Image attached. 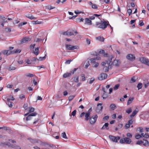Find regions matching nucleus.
Returning a JSON list of instances; mask_svg holds the SVG:
<instances>
[{"instance_id": "1", "label": "nucleus", "mask_w": 149, "mask_h": 149, "mask_svg": "<svg viewBox=\"0 0 149 149\" xmlns=\"http://www.w3.org/2000/svg\"><path fill=\"white\" fill-rule=\"evenodd\" d=\"M112 59V57H110L109 58V60L106 62H103L102 63V65L105 67L103 68V70L105 72H107L109 68L111 67V65L112 64V62L111 61Z\"/></svg>"}, {"instance_id": "2", "label": "nucleus", "mask_w": 149, "mask_h": 149, "mask_svg": "<svg viewBox=\"0 0 149 149\" xmlns=\"http://www.w3.org/2000/svg\"><path fill=\"white\" fill-rule=\"evenodd\" d=\"M109 24L108 22H106L104 19H103L100 22H96L95 25L97 27L104 29L107 27Z\"/></svg>"}, {"instance_id": "3", "label": "nucleus", "mask_w": 149, "mask_h": 149, "mask_svg": "<svg viewBox=\"0 0 149 149\" xmlns=\"http://www.w3.org/2000/svg\"><path fill=\"white\" fill-rule=\"evenodd\" d=\"M136 144L140 145H143L145 146H149V143L148 141L144 140V139H143V141L141 140L138 141L136 142Z\"/></svg>"}, {"instance_id": "4", "label": "nucleus", "mask_w": 149, "mask_h": 149, "mask_svg": "<svg viewBox=\"0 0 149 149\" xmlns=\"http://www.w3.org/2000/svg\"><path fill=\"white\" fill-rule=\"evenodd\" d=\"M97 118L98 116L97 115L93 116L90 117L89 119L90 124L92 125L94 124L96 122Z\"/></svg>"}, {"instance_id": "5", "label": "nucleus", "mask_w": 149, "mask_h": 149, "mask_svg": "<svg viewBox=\"0 0 149 149\" xmlns=\"http://www.w3.org/2000/svg\"><path fill=\"white\" fill-rule=\"evenodd\" d=\"M66 49L69 50H74L75 49H77L79 47L77 46H72L71 45L66 44L65 45Z\"/></svg>"}, {"instance_id": "6", "label": "nucleus", "mask_w": 149, "mask_h": 149, "mask_svg": "<svg viewBox=\"0 0 149 149\" xmlns=\"http://www.w3.org/2000/svg\"><path fill=\"white\" fill-rule=\"evenodd\" d=\"M109 137L111 141L115 143L117 142L118 140L120 139V136H115L112 135H109Z\"/></svg>"}, {"instance_id": "7", "label": "nucleus", "mask_w": 149, "mask_h": 149, "mask_svg": "<svg viewBox=\"0 0 149 149\" xmlns=\"http://www.w3.org/2000/svg\"><path fill=\"white\" fill-rule=\"evenodd\" d=\"M90 114L86 112L85 113L84 112L82 113L80 115V117H82L83 116H85V120L86 121H88L90 118Z\"/></svg>"}, {"instance_id": "8", "label": "nucleus", "mask_w": 149, "mask_h": 149, "mask_svg": "<svg viewBox=\"0 0 149 149\" xmlns=\"http://www.w3.org/2000/svg\"><path fill=\"white\" fill-rule=\"evenodd\" d=\"M102 103H98L97 104V107L96 109V111L97 113L101 112L102 110L103 107L102 106Z\"/></svg>"}, {"instance_id": "9", "label": "nucleus", "mask_w": 149, "mask_h": 149, "mask_svg": "<svg viewBox=\"0 0 149 149\" xmlns=\"http://www.w3.org/2000/svg\"><path fill=\"white\" fill-rule=\"evenodd\" d=\"M73 31H72L70 30H68L66 32H62L61 33V34H62L64 35L67 36H69L72 35H73Z\"/></svg>"}, {"instance_id": "10", "label": "nucleus", "mask_w": 149, "mask_h": 149, "mask_svg": "<svg viewBox=\"0 0 149 149\" xmlns=\"http://www.w3.org/2000/svg\"><path fill=\"white\" fill-rule=\"evenodd\" d=\"M140 60L143 63L149 66V60L148 59L142 57L140 58Z\"/></svg>"}, {"instance_id": "11", "label": "nucleus", "mask_w": 149, "mask_h": 149, "mask_svg": "<svg viewBox=\"0 0 149 149\" xmlns=\"http://www.w3.org/2000/svg\"><path fill=\"white\" fill-rule=\"evenodd\" d=\"M107 77V74L104 73H101L98 77V79L100 80H102L106 79Z\"/></svg>"}, {"instance_id": "12", "label": "nucleus", "mask_w": 149, "mask_h": 149, "mask_svg": "<svg viewBox=\"0 0 149 149\" xmlns=\"http://www.w3.org/2000/svg\"><path fill=\"white\" fill-rule=\"evenodd\" d=\"M126 58L129 60L133 61L135 59V57L133 55L131 54H130L127 55L126 56Z\"/></svg>"}, {"instance_id": "13", "label": "nucleus", "mask_w": 149, "mask_h": 149, "mask_svg": "<svg viewBox=\"0 0 149 149\" xmlns=\"http://www.w3.org/2000/svg\"><path fill=\"white\" fill-rule=\"evenodd\" d=\"M7 101H6L5 100H4L6 103V104L8 106L10 107H13V103L11 102H10V99L9 98L7 99Z\"/></svg>"}, {"instance_id": "14", "label": "nucleus", "mask_w": 149, "mask_h": 149, "mask_svg": "<svg viewBox=\"0 0 149 149\" xmlns=\"http://www.w3.org/2000/svg\"><path fill=\"white\" fill-rule=\"evenodd\" d=\"M120 63V61L118 60H115L113 61V62H112V64H113L114 65L116 66H119Z\"/></svg>"}, {"instance_id": "15", "label": "nucleus", "mask_w": 149, "mask_h": 149, "mask_svg": "<svg viewBox=\"0 0 149 149\" xmlns=\"http://www.w3.org/2000/svg\"><path fill=\"white\" fill-rule=\"evenodd\" d=\"M2 53L4 55L8 56L12 54V52L9 50H5L2 52Z\"/></svg>"}, {"instance_id": "16", "label": "nucleus", "mask_w": 149, "mask_h": 149, "mask_svg": "<svg viewBox=\"0 0 149 149\" xmlns=\"http://www.w3.org/2000/svg\"><path fill=\"white\" fill-rule=\"evenodd\" d=\"M85 24H87L88 25L92 24L91 21L88 18H86L85 19Z\"/></svg>"}, {"instance_id": "17", "label": "nucleus", "mask_w": 149, "mask_h": 149, "mask_svg": "<svg viewBox=\"0 0 149 149\" xmlns=\"http://www.w3.org/2000/svg\"><path fill=\"white\" fill-rule=\"evenodd\" d=\"M31 40V38H24L21 41V44H22L26 42L29 41Z\"/></svg>"}, {"instance_id": "18", "label": "nucleus", "mask_w": 149, "mask_h": 149, "mask_svg": "<svg viewBox=\"0 0 149 149\" xmlns=\"http://www.w3.org/2000/svg\"><path fill=\"white\" fill-rule=\"evenodd\" d=\"M21 52V50L19 49H14L12 51H11V52H12V54H16V53H19Z\"/></svg>"}, {"instance_id": "19", "label": "nucleus", "mask_w": 149, "mask_h": 149, "mask_svg": "<svg viewBox=\"0 0 149 149\" xmlns=\"http://www.w3.org/2000/svg\"><path fill=\"white\" fill-rule=\"evenodd\" d=\"M9 143H8L6 144V145H7L8 146H10V147H12L13 148H15V149H21V148L19 146H16V145H9Z\"/></svg>"}, {"instance_id": "20", "label": "nucleus", "mask_w": 149, "mask_h": 149, "mask_svg": "<svg viewBox=\"0 0 149 149\" xmlns=\"http://www.w3.org/2000/svg\"><path fill=\"white\" fill-rule=\"evenodd\" d=\"M99 53L102 54L104 56L107 57L108 54L107 53H105L103 50H101L99 51Z\"/></svg>"}, {"instance_id": "21", "label": "nucleus", "mask_w": 149, "mask_h": 149, "mask_svg": "<svg viewBox=\"0 0 149 149\" xmlns=\"http://www.w3.org/2000/svg\"><path fill=\"white\" fill-rule=\"evenodd\" d=\"M103 91L104 92V93L102 95L103 98L104 99H106L108 97L107 94V91H105V88H103Z\"/></svg>"}, {"instance_id": "22", "label": "nucleus", "mask_w": 149, "mask_h": 149, "mask_svg": "<svg viewBox=\"0 0 149 149\" xmlns=\"http://www.w3.org/2000/svg\"><path fill=\"white\" fill-rule=\"evenodd\" d=\"M109 124L108 123H106L103 126V127L101 128V129L103 130L105 128L107 130L109 129L108 127Z\"/></svg>"}, {"instance_id": "23", "label": "nucleus", "mask_w": 149, "mask_h": 149, "mask_svg": "<svg viewBox=\"0 0 149 149\" xmlns=\"http://www.w3.org/2000/svg\"><path fill=\"white\" fill-rule=\"evenodd\" d=\"M139 111V110L137 109V110H136V109L134 110L132 112V114L130 116V117H134L135 115L138 113Z\"/></svg>"}, {"instance_id": "24", "label": "nucleus", "mask_w": 149, "mask_h": 149, "mask_svg": "<svg viewBox=\"0 0 149 149\" xmlns=\"http://www.w3.org/2000/svg\"><path fill=\"white\" fill-rule=\"evenodd\" d=\"M125 143L127 144H130L131 142V139L127 137H125Z\"/></svg>"}, {"instance_id": "25", "label": "nucleus", "mask_w": 149, "mask_h": 149, "mask_svg": "<svg viewBox=\"0 0 149 149\" xmlns=\"http://www.w3.org/2000/svg\"><path fill=\"white\" fill-rule=\"evenodd\" d=\"M111 110H113L116 108V107L115 104H111L110 106Z\"/></svg>"}, {"instance_id": "26", "label": "nucleus", "mask_w": 149, "mask_h": 149, "mask_svg": "<svg viewBox=\"0 0 149 149\" xmlns=\"http://www.w3.org/2000/svg\"><path fill=\"white\" fill-rule=\"evenodd\" d=\"M17 67L15 66H13V65H10L8 69L10 70H13L16 69Z\"/></svg>"}, {"instance_id": "27", "label": "nucleus", "mask_w": 149, "mask_h": 149, "mask_svg": "<svg viewBox=\"0 0 149 149\" xmlns=\"http://www.w3.org/2000/svg\"><path fill=\"white\" fill-rule=\"evenodd\" d=\"M84 20V19L81 17H79L76 19V22H83Z\"/></svg>"}, {"instance_id": "28", "label": "nucleus", "mask_w": 149, "mask_h": 149, "mask_svg": "<svg viewBox=\"0 0 149 149\" xmlns=\"http://www.w3.org/2000/svg\"><path fill=\"white\" fill-rule=\"evenodd\" d=\"M71 73H65L63 75V77L64 78H66L68 77H70L71 75Z\"/></svg>"}, {"instance_id": "29", "label": "nucleus", "mask_w": 149, "mask_h": 149, "mask_svg": "<svg viewBox=\"0 0 149 149\" xmlns=\"http://www.w3.org/2000/svg\"><path fill=\"white\" fill-rule=\"evenodd\" d=\"M39 48L37 47L35 48L34 51L33 53L36 55H37L39 53L38 52Z\"/></svg>"}, {"instance_id": "30", "label": "nucleus", "mask_w": 149, "mask_h": 149, "mask_svg": "<svg viewBox=\"0 0 149 149\" xmlns=\"http://www.w3.org/2000/svg\"><path fill=\"white\" fill-rule=\"evenodd\" d=\"M134 99V98L132 97V98H131V97H130L129 98L128 101H127V105H129L130 104H131L132 102V101Z\"/></svg>"}, {"instance_id": "31", "label": "nucleus", "mask_w": 149, "mask_h": 149, "mask_svg": "<svg viewBox=\"0 0 149 149\" xmlns=\"http://www.w3.org/2000/svg\"><path fill=\"white\" fill-rule=\"evenodd\" d=\"M61 136L64 139H68L65 132H64L61 134Z\"/></svg>"}, {"instance_id": "32", "label": "nucleus", "mask_w": 149, "mask_h": 149, "mask_svg": "<svg viewBox=\"0 0 149 149\" xmlns=\"http://www.w3.org/2000/svg\"><path fill=\"white\" fill-rule=\"evenodd\" d=\"M31 119V116L29 115L26 118V119L25 120L24 118L23 120L24 121H27L30 120Z\"/></svg>"}, {"instance_id": "33", "label": "nucleus", "mask_w": 149, "mask_h": 149, "mask_svg": "<svg viewBox=\"0 0 149 149\" xmlns=\"http://www.w3.org/2000/svg\"><path fill=\"white\" fill-rule=\"evenodd\" d=\"M120 86V85L118 84L116 85L113 87V90H116L118 89Z\"/></svg>"}, {"instance_id": "34", "label": "nucleus", "mask_w": 149, "mask_h": 149, "mask_svg": "<svg viewBox=\"0 0 149 149\" xmlns=\"http://www.w3.org/2000/svg\"><path fill=\"white\" fill-rule=\"evenodd\" d=\"M26 17L27 18L31 19L34 18V17L32 15H31L28 14L26 16Z\"/></svg>"}, {"instance_id": "35", "label": "nucleus", "mask_w": 149, "mask_h": 149, "mask_svg": "<svg viewBox=\"0 0 149 149\" xmlns=\"http://www.w3.org/2000/svg\"><path fill=\"white\" fill-rule=\"evenodd\" d=\"M75 95H73L69 96L68 97V100L69 101H71L75 97Z\"/></svg>"}, {"instance_id": "36", "label": "nucleus", "mask_w": 149, "mask_h": 149, "mask_svg": "<svg viewBox=\"0 0 149 149\" xmlns=\"http://www.w3.org/2000/svg\"><path fill=\"white\" fill-rule=\"evenodd\" d=\"M142 86V84L141 83H139L138 84L137 87L138 88V90H139L141 88Z\"/></svg>"}, {"instance_id": "37", "label": "nucleus", "mask_w": 149, "mask_h": 149, "mask_svg": "<svg viewBox=\"0 0 149 149\" xmlns=\"http://www.w3.org/2000/svg\"><path fill=\"white\" fill-rule=\"evenodd\" d=\"M136 81V79L135 77H134L131 78L130 81V83H132Z\"/></svg>"}, {"instance_id": "38", "label": "nucleus", "mask_w": 149, "mask_h": 149, "mask_svg": "<svg viewBox=\"0 0 149 149\" xmlns=\"http://www.w3.org/2000/svg\"><path fill=\"white\" fill-rule=\"evenodd\" d=\"M96 40L101 42H103L104 40V38H96Z\"/></svg>"}, {"instance_id": "39", "label": "nucleus", "mask_w": 149, "mask_h": 149, "mask_svg": "<svg viewBox=\"0 0 149 149\" xmlns=\"http://www.w3.org/2000/svg\"><path fill=\"white\" fill-rule=\"evenodd\" d=\"M125 138H122L120 140L119 142L121 143H125Z\"/></svg>"}, {"instance_id": "40", "label": "nucleus", "mask_w": 149, "mask_h": 149, "mask_svg": "<svg viewBox=\"0 0 149 149\" xmlns=\"http://www.w3.org/2000/svg\"><path fill=\"white\" fill-rule=\"evenodd\" d=\"M90 61H91V63H94L96 62V59L95 58H91L89 59Z\"/></svg>"}, {"instance_id": "41", "label": "nucleus", "mask_w": 149, "mask_h": 149, "mask_svg": "<svg viewBox=\"0 0 149 149\" xmlns=\"http://www.w3.org/2000/svg\"><path fill=\"white\" fill-rule=\"evenodd\" d=\"M76 110H74L72 112V113H71V115H70V116H75L76 115Z\"/></svg>"}, {"instance_id": "42", "label": "nucleus", "mask_w": 149, "mask_h": 149, "mask_svg": "<svg viewBox=\"0 0 149 149\" xmlns=\"http://www.w3.org/2000/svg\"><path fill=\"white\" fill-rule=\"evenodd\" d=\"M26 76H27V77H33L34 76V75L33 74H30V73H28L27 74H26Z\"/></svg>"}, {"instance_id": "43", "label": "nucleus", "mask_w": 149, "mask_h": 149, "mask_svg": "<svg viewBox=\"0 0 149 149\" xmlns=\"http://www.w3.org/2000/svg\"><path fill=\"white\" fill-rule=\"evenodd\" d=\"M74 81L76 83L78 82H79V77H75L74 78Z\"/></svg>"}, {"instance_id": "44", "label": "nucleus", "mask_w": 149, "mask_h": 149, "mask_svg": "<svg viewBox=\"0 0 149 149\" xmlns=\"http://www.w3.org/2000/svg\"><path fill=\"white\" fill-rule=\"evenodd\" d=\"M126 135H127V138H131L132 137V134L130 133H128Z\"/></svg>"}, {"instance_id": "45", "label": "nucleus", "mask_w": 149, "mask_h": 149, "mask_svg": "<svg viewBox=\"0 0 149 149\" xmlns=\"http://www.w3.org/2000/svg\"><path fill=\"white\" fill-rule=\"evenodd\" d=\"M132 111V110L131 109V108H129L127 110L126 112L128 114H129Z\"/></svg>"}, {"instance_id": "46", "label": "nucleus", "mask_w": 149, "mask_h": 149, "mask_svg": "<svg viewBox=\"0 0 149 149\" xmlns=\"http://www.w3.org/2000/svg\"><path fill=\"white\" fill-rule=\"evenodd\" d=\"M27 24V22H22L20 24H19L18 25V26H21L22 25H25Z\"/></svg>"}, {"instance_id": "47", "label": "nucleus", "mask_w": 149, "mask_h": 149, "mask_svg": "<svg viewBox=\"0 0 149 149\" xmlns=\"http://www.w3.org/2000/svg\"><path fill=\"white\" fill-rule=\"evenodd\" d=\"M95 80V79L94 78H91L89 81L90 84H92Z\"/></svg>"}, {"instance_id": "48", "label": "nucleus", "mask_w": 149, "mask_h": 149, "mask_svg": "<svg viewBox=\"0 0 149 149\" xmlns=\"http://www.w3.org/2000/svg\"><path fill=\"white\" fill-rule=\"evenodd\" d=\"M99 63L97 62L95 63L93 65V67L96 68L98 66Z\"/></svg>"}, {"instance_id": "49", "label": "nucleus", "mask_w": 149, "mask_h": 149, "mask_svg": "<svg viewBox=\"0 0 149 149\" xmlns=\"http://www.w3.org/2000/svg\"><path fill=\"white\" fill-rule=\"evenodd\" d=\"M45 56H44L43 57H40L38 59V60L42 61L43 60H45Z\"/></svg>"}, {"instance_id": "50", "label": "nucleus", "mask_w": 149, "mask_h": 149, "mask_svg": "<svg viewBox=\"0 0 149 149\" xmlns=\"http://www.w3.org/2000/svg\"><path fill=\"white\" fill-rule=\"evenodd\" d=\"M81 77H82V80L83 81H85L86 79V78L85 77V76L84 74H82L81 75Z\"/></svg>"}, {"instance_id": "51", "label": "nucleus", "mask_w": 149, "mask_h": 149, "mask_svg": "<svg viewBox=\"0 0 149 149\" xmlns=\"http://www.w3.org/2000/svg\"><path fill=\"white\" fill-rule=\"evenodd\" d=\"M92 8L95 9H96L97 8V5L95 4H93V5H92Z\"/></svg>"}, {"instance_id": "52", "label": "nucleus", "mask_w": 149, "mask_h": 149, "mask_svg": "<svg viewBox=\"0 0 149 149\" xmlns=\"http://www.w3.org/2000/svg\"><path fill=\"white\" fill-rule=\"evenodd\" d=\"M109 118V116H104L103 118V120H108Z\"/></svg>"}, {"instance_id": "53", "label": "nucleus", "mask_w": 149, "mask_h": 149, "mask_svg": "<svg viewBox=\"0 0 149 149\" xmlns=\"http://www.w3.org/2000/svg\"><path fill=\"white\" fill-rule=\"evenodd\" d=\"M127 12L129 13V15H130L132 14V10L131 9H128L127 10Z\"/></svg>"}, {"instance_id": "54", "label": "nucleus", "mask_w": 149, "mask_h": 149, "mask_svg": "<svg viewBox=\"0 0 149 149\" xmlns=\"http://www.w3.org/2000/svg\"><path fill=\"white\" fill-rule=\"evenodd\" d=\"M19 97L21 100H22L23 98H25V95H24L22 94L19 96Z\"/></svg>"}, {"instance_id": "55", "label": "nucleus", "mask_w": 149, "mask_h": 149, "mask_svg": "<svg viewBox=\"0 0 149 149\" xmlns=\"http://www.w3.org/2000/svg\"><path fill=\"white\" fill-rule=\"evenodd\" d=\"M35 109L34 108L31 107L29 109V112L30 113L33 112L34 111Z\"/></svg>"}, {"instance_id": "56", "label": "nucleus", "mask_w": 149, "mask_h": 149, "mask_svg": "<svg viewBox=\"0 0 149 149\" xmlns=\"http://www.w3.org/2000/svg\"><path fill=\"white\" fill-rule=\"evenodd\" d=\"M133 123V121H132V119L130 120L127 123L130 125H131Z\"/></svg>"}, {"instance_id": "57", "label": "nucleus", "mask_w": 149, "mask_h": 149, "mask_svg": "<svg viewBox=\"0 0 149 149\" xmlns=\"http://www.w3.org/2000/svg\"><path fill=\"white\" fill-rule=\"evenodd\" d=\"M72 61V60L70 59L66 61L65 62V64H69L71 61Z\"/></svg>"}, {"instance_id": "58", "label": "nucleus", "mask_w": 149, "mask_h": 149, "mask_svg": "<svg viewBox=\"0 0 149 149\" xmlns=\"http://www.w3.org/2000/svg\"><path fill=\"white\" fill-rule=\"evenodd\" d=\"M101 15H98V14H94V17H98V19H100V18L99 17V16H100Z\"/></svg>"}, {"instance_id": "59", "label": "nucleus", "mask_w": 149, "mask_h": 149, "mask_svg": "<svg viewBox=\"0 0 149 149\" xmlns=\"http://www.w3.org/2000/svg\"><path fill=\"white\" fill-rule=\"evenodd\" d=\"M37 115V113L36 112H34L32 113L31 114L29 115L31 116H35Z\"/></svg>"}, {"instance_id": "60", "label": "nucleus", "mask_w": 149, "mask_h": 149, "mask_svg": "<svg viewBox=\"0 0 149 149\" xmlns=\"http://www.w3.org/2000/svg\"><path fill=\"white\" fill-rule=\"evenodd\" d=\"M135 138L137 139H139L141 138V136L139 134H137L136 135Z\"/></svg>"}, {"instance_id": "61", "label": "nucleus", "mask_w": 149, "mask_h": 149, "mask_svg": "<svg viewBox=\"0 0 149 149\" xmlns=\"http://www.w3.org/2000/svg\"><path fill=\"white\" fill-rule=\"evenodd\" d=\"M55 8V7H52L51 6H47V8L49 10H51Z\"/></svg>"}, {"instance_id": "62", "label": "nucleus", "mask_w": 149, "mask_h": 149, "mask_svg": "<svg viewBox=\"0 0 149 149\" xmlns=\"http://www.w3.org/2000/svg\"><path fill=\"white\" fill-rule=\"evenodd\" d=\"M89 65H90V64H89V62L88 61L86 63V65H85V68H88V66H89Z\"/></svg>"}, {"instance_id": "63", "label": "nucleus", "mask_w": 149, "mask_h": 149, "mask_svg": "<svg viewBox=\"0 0 149 149\" xmlns=\"http://www.w3.org/2000/svg\"><path fill=\"white\" fill-rule=\"evenodd\" d=\"M123 125L122 124H119L118 125V127L119 129H121L123 127Z\"/></svg>"}, {"instance_id": "64", "label": "nucleus", "mask_w": 149, "mask_h": 149, "mask_svg": "<svg viewBox=\"0 0 149 149\" xmlns=\"http://www.w3.org/2000/svg\"><path fill=\"white\" fill-rule=\"evenodd\" d=\"M33 148L34 149H45V148H44L41 149L40 148H39V147H38V146H34Z\"/></svg>"}]
</instances>
